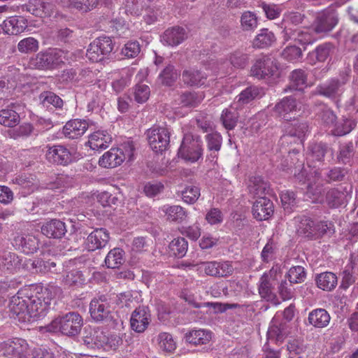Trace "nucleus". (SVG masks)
I'll return each instance as SVG.
<instances>
[{"mask_svg":"<svg viewBox=\"0 0 358 358\" xmlns=\"http://www.w3.org/2000/svg\"><path fill=\"white\" fill-rule=\"evenodd\" d=\"M275 37L273 34L268 29H262L254 40L253 45L256 48H264L272 44Z\"/></svg>","mask_w":358,"mask_h":358,"instance_id":"obj_47","label":"nucleus"},{"mask_svg":"<svg viewBox=\"0 0 358 358\" xmlns=\"http://www.w3.org/2000/svg\"><path fill=\"white\" fill-rule=\"evenodd\" d=\"M3 31L10 35H17L24 31L27 27V24L23 17L13 16L3 20L0 24Z\"/></svg>","mask_w":358,"mask_h":358,"instance_id":"obj_26","label":"nucleus"},{"mask_svg":"<svg viewBox=\"0 0 358 358\" xmlns=\"http://www.w3.org/2000/svg\"><path fill=\"white\" fill-rule=\"evenodd\" d=\"M147 138L151 149L162 153L168 148L170 142V133L164 127H155L148 130Z\"/></svg>","mask_w":358,"mask_h":358,"instance_id":"obj_8","label":"nucleus"},{"mask_svg":"<svg viewBox=\"0 0 358 358\" xmlns=\"http://www.w3.org/2000/svg\"><path fill=\"white\" fill-rule=\"evenodd\" d=\"M13 245L25 254H32L38 250V239L33 235L17 233L13 238Z\"/></svg>","mask_w":358,"mask_h":358,"instance_id":"obj_11","label":"nucleus"},{"mask_svg":"<svg viewBox=\"0 0 358 358\" xmlns=\"http://www.w3.org/2000/svg\"><path fill=\"white\" fill-rule=\"evenodd\" d=\"M248 189L250 194L261 196L269 190V184L260 176L252 177L250 179Z\"/></svg>","mask_w":358,"mask_h":358,"instance_id":"obj_40","label":"nucleus"},{"mask_svg":"<svg viewBox=\"0 0 358 358\" xmlns=\"http://www.w3.org/2000/svg\"><path fill=\"white\" fill-rule=\"evenodd\" d=\"M67 59V52L59 48H49L32 57L30 66L39 70H52L58 68Z\"/></svg>","mask_w":358,"mask_h":358,"instance_id":"obj_2","label":"nucleus"},{"mask_svg":"<svg viewBox=\"0 0 358 358\" xmlns=\"http://www.w3.org/2000/svg\"><path fill=\"white\" fill-rule=\"evenodd\" d=\"M305 345L299 339H292L287 345V350L289 358H301V355L304 352Z\"/></svg>","mask_w":358,"mask_h":358,"instance_id":"obj_55","label":"nucleus"},{"mask_svg":"<svg viewBox=\"0 0 358 358\" xmlns=\"http://www.w3.org/2000/svg\"><path fill=\"white\" fill-rule=\"evenodd\" d=\"M278 244L273 238H270L262 249L261 259L264 263L274 260L278 251Z\"/></svg>","mask_w":358,"mask_h":358,"instance_id":"obj_45","label":"nucleus"},{"mask_svg":"<svg viewBox=\"0 0 358 358\" xmlns=\"http://www.w3.org/2000/svg\"><path fill=\"white\" fill-rule=\"evenodd\" d=\"M241 27L244 30H252L257 26V19L256 15L250 12L243 13L241 19Z\"/></svg>","mask_w":358,"mask_h":358,"instance_id":"obj_64","label":"nucleus"},{"mask_svg":"<svg viewBox=\"0 0 358 358\" xmlns=\"http://www.w3.org/2000/svg\"><path fill=\"white\" fill-rule=\"evenodd\" d=\"M41 232L48 238H61L66 232L64 222L59 220H51L41 227Z\"/></svg>","mask_w":358,"mask_h":358,"instance_id":"obj_24","label":"nucleus"},{"mask_svg":"<svg viewBox=\"0 0 358 358\" xmlns=\"http://www.w3.org/2000/svg\"><path fill=\"white\" fill-rule=\"evenodd\" d=\"M150 95V90L148 85L143 83H137L134 88V100L138 103H143L148 101Z\"/></svg>","mask_w":358,"mask_h":358,"instance_id":"obj_57","label":"nucleus"},{"mask_svg":"<svg viewBox=\"0 0 358 358\" xmlns=\"http://www.w3.org/2000/svg\"><path fill=\"white\" fill-rule=\"evenodd\" d=\"M317 287L324 291H331L338 282L337 276L331 272H324L317 275L316 278Z\"/></svg>","mask_w":358,"mask_h":358,"instance_id":"obj_37","label":"nucleus"},{"mask_svg":"<svg viewBox=\"0 0 358 358\" xmlns=\"http://www.w3.org/2000/svg\"><path fill=\"white\" fill-rule=\"evenodd\" d=\"M178 156L186 162L194 163L202 157V141L199 136L185 134L179 148Z\"/></svg>","mask_w":358,"mask_h":358,"instance_id":"obj_5","label":"nucleus"},{"mask_svg":"<svg viewBox=\"0 0 358 358\" xmlns=\"http://www.w3.org/2000/svg\"><path fill=\"white\" fill-rule=\"evenodd\" d=\"M17 48L22 53L36 52L38 49V41L33 37L24 38L18 43Z\"/></svg>","mask_w":358,"mask_h":358,"instance_id":"obj_60","label":"nucleus"},{"mask_svg":"<svg viewBox=\"0 0 358 358\" xmlns=\"http://www.w3.org/2000/svg\"><path fill=\"white\" fill-rule=\"evenodd\" d=\"M124 252L120 248H114L111 250L104 259V262L108 268H119L124 262Z\"/></svg>","mask_w":358,"mask_h":358,"instance_id":"obj_41","label":"nucleus"},{"mask_svg":"<svg viewBox=\"0 0 358 358\" xmlns=\"http://www.w3.org/2000/svg\"><path fill=\"white\" fill-rule=\"evenodd\" d=\"M275 61L268 56H263L255 61L251 69L252 76L264 79L273 76L277 71Z\"/></svg>","mask_w":358,"mask_h":358,"instance_id":"obj_9","label":"nucleus"},{"mask_svg":"<svg viewBox=\"0 0 358 358\" xmlns=\"http://www.w3.org/2000/svg\"><path fill=\"white\" fill-rule=\"evenodd\" d=\"M229 62L235 68H244L248 64V57L241 51H235L229 56Z\"/></svg>","mask_w":358,"mask_h":358,"instance_id":"obj_63","label":"nucleus"},{"mask_svg":"<svg viewBox=\"0 0 358 358\" xmlns=\"http://www.w3.org/2000/svg\"><path fill=\"white\" fill-rule=\"evenodd\" d=\"M88 127L89 124L86 120H72L64 126L63 134L68 138H77L85 133Z\"/></svg>","mask_w":358,"mask_h":358,"instance_id":"obj_22","label":"nucleus"},{"mask_svg":"<svg viewBox=\"0 0 358 358\" xmlns=\"http://www.w3.org/2000/svg\"><path fill=\"white\" fill-rule=\"evenodd\" d=\"M32 350L24 339L15 338L0 342V356L13 358H29Z\"/></svg>","mask_w":358,"mask_h":358,"instance_id":"obj_7","label":"nucleus"},{"mask_svg":"<svg viewBox=\"0 0 358 358\" xmlns=\"http://www.w3.org/2000/svg\"><path fill=\"white\" fill-rule=\"evenodd\" d=\"M134 150V145L129 142L123 144L122 148H111L99 158V164L108 169L117 167L127 159L132 160Z\"/></svg>","mask_w":358,"mask_h":358,"instance_id":"obj_4","label":"nucleus"},{"mask_svg":"<svg viewBox=\"0 0 358 358\" xmlns=\"http://www.w3.org/2000/svg\"><path fill=\"white\" fill-rule=\"evenodd\" d=\"M109 240V234L105 229H96L91 232V252L105 247Z\"/></svg>","mask_w":358,"mask_h":358,"instance_id":"obj_36","label":"nucleus"},{"mask_svg":"<svg viewBox=\"0 0 358 358\" xmlns=\"http://www.w3.org/2000/svg\"><path fill=\"white\" fill-rule=\"evenodd\" d=\"M308 75L302 69H295L289 75L290 85L289 87L295 90H303L308 86Z\"/></svg>","mask_w":358,"mask_h":358,"instance_id":"obj_38","label":"nucleus"},{"mask_svg":"<svg viewBox=\"0 0 358 358\" xmlns=\"http://www.w3.org/2000/svg\"><path fill=\"white\" fill-rule=\"evenodd\" d=\"M85 281V278L81 271L73 269L70 272H68L63 278L64 283L67 286H78L83 285Z\"/></svg>","mask_w":358,"mask_h":358,"instance_id":"obj_56","label":"nucleus"},{"mask_svg":"<svg viewBox=\"0 0 358 358\" xmlns=\"http://www.w3.org/2000/svg\"><path fill=\"white\" fill-rule=\"evenodd\" d=\"M261 96V90L255 87L250 86L243 90L236 97L233 103L240 109L244 105L248 104L255 99Z\"/></svg>","mask_w":358,"mask_h":358,"instance_id":"obj_33","label":"nucleus"},{"mask_svg":"<svg viewBox=\"0 0 358 358\" xmlns=\"http://www.w3.org/2000/svg\"><path fill=\"white\" fill-rule=\"evenodd\" d=\"M53 289L36 285L22 289L13 296L11 310L16 315L27 313L33 320L43 317L53 298Z\"/></svg>","mask_w":358,"mask_h":358,"instance_id":"obj_1","label":"nucleus"},{"mask_svg":"<svg viewBox=\"0 0 358 358\" xmlns=\"http://www.w3.org/2000/svg\"><path fill=\"white\" fill-rule=\"evenodd\" d=\"M335 46L333 43L327 42L317 46L308 55V62L315 64L317 62H324L334 53Z\"/></svg>","mask_w":358,"mask_h":358,"instance_id":"obj_23","label":"nucleus"},{"mask_svg":"<svg viewBox=\"0 0 358 358\" xmlns=\"http://www.w3.org/2000/svg\"><path fill=\"white\" fill-rule=\"evenodd\" d=\"M187 37L185 30L179 27L166 29L161 36V41L169 46H176L181 43Z\"/></svg>","mask_w":358,"mask_h":358,"instance_id":"obj_25","label":"nucleus"},{"mask_svg":"<svg viewBox=\"0 0 358 358\" xmlns=\"http://www.w3.org/2000/svg\"><path fill=\"white\" fill-rule=\"evenodd\" d=\"M207 148L208 150L215 152H218L222 143V136L217 132H213L206 136Z\"/></svg>","mask_w":358,"mask_h":358,"instance_id":"obj_61","label":"nucleus"},{"mask_svg":"<svg viewBox=\"0 0 358 358\" xmlns=\"http://www.w3.org/2000/svg\"><path fill=\"white\" fill-rule=\"evenodd\" d=\"M306 275L304 268L301 266H292L285 275L291 283H301L306 279Z\"/></svg>","mask_w":358,"mask_h":358,"instance_id":"obj_58","label":"nucleus"},{"mask_svg":"<svg viewBox=\"0 0 358 358\" xmlns=\"http://www.w3.org/2000/svg\"><path fill=\"white\" fill-rule=\"evenodd\" d=\"M228 66L227 62L221 63L219 66L215 62H211L208 66H203L200 69H189L185 70L182 73L183 82L190 86H201L205 84L206 80L210 76L209 71L217 73L222 71L223 73H227L225 67Z\"/></svg>","mask_w":358,"mask_h":358,"instance_id":"obj_3","label":"nucleus"},{"mask_svg":"<svg viewBox=\"0 0 358 358\" xmlns=\"http://www.w3.org/2000/svg\"><path fill=\"white\" fill-rule=\"evenodd\" d=\"M327 150V146L323 143H313L309 146V157L313 160L321 161Z\"/></svg>","mask_w":358,"mask_h":358,"instance_id":"obj_62","label":"nucleus"},{"mask_svg":"<svg viewBox=\"0 0 358 358\" xmlns=\"http://www.w3.org/2000/svg\"><path fill=\"white\" fill-rule=\"evenodd\" d=\"M34 131V127L30 123H24L18 127L10 131L9 136L13 139L29 137Z\"/></svg>","mask_w":358,"mask_h":358,"instance_id":"obj_59","label":"nucleus"},{"mask_svg":"<svg viewBox=\"0 0 358 358\" xmlns=\"http://www.w3.org/2000/svg\"><path fill=\"white\" fill-rule=\"evenodd\" d=\"M40 102L45 107L53 106L55 108H62V99L52 92H43L39 95Z\"/></svg>","mask_w":358,"mask_h":358,"instance_id":"obj_50","label":"nucleus"},{"mask_svg":"<svg viewBox=\"0 0 358 358\" xmlns=\"http://www.w3.org/2000/svg\"><path fill=\"white\" fill-rule=\"evenodd\" d=\"M45 156L50 162L63 166L69 164L72 161L71 152L66 147L61 145L48 147Z\"/></svg>","mask_w":358,"mask_h":358,"instance_id":"obj_15","label":"nucleus"},{"mask_svg":"<svg viewBox=\"0 0 358 358\" xmlns=\"http://www.w3.org/2000/svg\"><path fill=\"white\" fill-rule=\"evenodd\" d=\"M308 127L306 123L301 122L287 128V134L283 136L282 139L287 141L289 137H296L297 140L302 143L303 137L308 132Z\"/></svg>","mask_w":358,"mask_h":358,"instance_id":"obj_44","label":"nucleus"},{"mask_svg":"<svg viewBox=\"0 0 358 358\" xmlns=\"http://www.w3.org/2000/svg\"><path fill=\"white\" fill-rule=\"evenodd\" d=\"M1 264L5 271L10 274L21 272L25 266V262L22 257L10 252H5L3 255Z\"/></svg>","mask_w":358,"mask_h":358,"instance_id":"obj_20","label":"nucleus"},{"mask_svg":"<svg viewBox=\"0 0 358 358\" xmlns=\"http://www.w3.org/2000/svg\"><path fill=\"white\" fill-rule=\"evenodd\" d=\"M330 315L328 312L323 308H317L308 314V322L315 328L326 327L330 322Z\"/></svg>","mask_w":358,"mask_h":358,"instance_id":"obj_30","label":"nucleus"},{"mask_svg":"<svg viewBox=\"0 0 358 358\" xmlns=\"http://www.w3.org/2000/svg\"><path fill=\"white\" fill-rule=\"evenodd\" d=\"M15 183L22 187V194L24 196L34 192L38 187L37 180L31 176H19L15 179Z\"/></svg>","mask_w":358,"mask_h":358,"instance_id":"obj_39","label":"nucleus"},{"mask_svg":"<svg viewBox=\"0 0 358 358\" xmlns=\"http://www.w3.org/2000/svg\"><path fill=\"white\" fill-rule=\"evenodd\" d=\"M345 80L339 82L338 78H333L315 88V94L335 100L342 94V86Z\"/></svg>","mask_w":358,"mask_h":358,"instance_id":"obj_12","label":"nucleus"},{"mask_svg":"<svg viewBox=\"0 0 358 358\" xmlns=\"http://www.w3.org/2000/svg\"><path fill=\"white\" fill-rule=\"evenodd\" d=\"M167 220L171 222H181L187 217L186 211L180 206H171L164 210Z\"/></svg>","mask_w":358,"mask_h":358,"instance_id":"obj_49","label":"nucleus"},{"mask_svg":"<svg viewBox=\"0 0 358 358\" xmlns=\"http://www.w3.org/2000/svg\"><path fill=\"white\" fill-rule=\"evenodd\" d=\"M283 37L285 41L289 39L298 42L299 43L306 45L312 44L315 41L313 36L307 29H293L286 26L282 31Z\"/></svg>","mask_w":358,"mask_h":358,"instance_id":"obj_19","label":"nucleus"},{"mask_svg":"<svg viewBox=\"0 0 358 358\" xmlns=\"http://www.w3.org/2000/svg\"><path fill=\"white\" fill-rule=\"evenodd\" d=\"M350 192L343 187L330 189L326 194L325 202L330 208L345 206L350 198Z\"/></svg>","mask_w":358,"mask_h":358,"instance_id":"obj_14","label":"nucleus"},{"mask_svg":"<svg viewBox=\"0 0 358 358\" xmlns=\"http://www.w3.org/2000/svg\"><path fill=\"white\" fill-rule=\"evenodd\" d=\"M158 344L161 350L166 352H173L176 348V342L174 341L172 335L169 333L163 332L159 334Z\"/></svg>","mask_w":358,"mask_h":358,"instance_id":"obj_54","label":"nucleus"},{"mask_svg":"<svg viewBox=\"0 0 358 358\" xmlns=\"http://www.w3.org/2000/svg\"><path fill=\"white\" fill-rule=\"evenodd\" d=\"M185 337L187 343L194 345H201L210 341L212 333L208 330L201 329L189 331Z\"/></svg>","mask_w":358,"mask_h":358,"instance_id":"obj_29","label":"nucleus"},{"mask_svg":"<svg viewBox=\"0 0 358 358\" xmlns=\"http://www.w3.org/2000/svg\"><path fill=\"white\" fill-rule=\"evenodd\" d=\"M258 291L262 299L277 303L275 301H278V299L273 292V287L267 275H262L261 276L258 284Z\"/></svg>","mask_w":358,"mask_h":358,"instance_id":"obj_32","label":"nucleus"},{"mask_svg":"<svg viewBox=\"0 0 358 358\" xmlns=\"http://www.w3.org/2000/svg\"><path fill=\"white\" fill-rule=\"evenodd\" d=\"M204 99L202 92H185L177 100L178 104L185 107H196Z\"/></svg>","mask_w":358,"mask_h":358,"instance_id":"obj_34","label":"nucleus"},{"mask_svg":"<svg viewBox=\"0 0 358 358\" xmlns=\"http://www.w3.org/2000/svg\"><path fill=\"white\" fill-rule=\"evenodd\" d=\"M184 202L188 204L194 203L201 195L200 188L194 185H187L181 193Z\"/></svg>","mask_w":358,"mask_h":358,"instance_id":"obj_52","label":"nucleus"},{"mask_svg":"<svg viewBox=\"0 0 358 358\" xmlns=\"http://www.w3.org/2000/svg\"><path fill=\"white\" fill-rule=\"evenodd\" d=\"M109 313V309L106 303L101 301L93 299L91 301V318L99 322L106 318Z\"/></svg>","mask_w":358,"mask_h":358,"instance_id":"obj_43","label":"nucleus"},{"mask_svg":"<svg viewBox=\"0 0 358 358\" xmlns=\"http://www.w3.org/2000/svg\"><path fill=\"white\" fill-rule=\"evenodd\" d=\"M296 110V99L292 96H286L278 102L273 108L274 115L285 121H290L294 118Z\"/></svg>","mask_w":358,"mask_h":358,"instance_id":"obj_10","label":"nucleus"},{"mask_svg":"<svg viewBox=\"0 0 358 358\" xmlns=\"http://www.w3.org/2000/svg\"><path fill=\"white\" fill-rule=\"evenodd\" d=\"M150 322V314L145 307H138L132 313L130 324L131 329L138 333H142L147 329Z\"/></svg>","mask_w":358,"mask_h":358,"instance_id":"obj_18","label":"nucleus"},{"mask_svg":"<svg viewBox=\"0 0 358 358\" xmlns=\"http://www.w3.org/2000/svg\"><path fill=\"white\" fill-rule=\"evenodd\" d=\"M60 318L62 334L70 336L79 333L83 323L81 317L78 313H69Z\"/></svg>","mask_w":358,"mask_h":358,"instance_id":"obj_17","label":"nucleus"},{"mask_svg":"<svg viewBox=\"0 0 358 358\" xmlns=\"http://www.w3.org/2000/svg\"><path fill=\"white\" fill-rule=\"evenodd\" d=\"M238 109L236 105L232 103L229 108L222 111L221 120L225 129L231 130L236 127L238 119Z\"/></svg>","mask_w":358,"mask_h":358,"instance_id":"obj_35","label":"nucleus"},{"mask_svg":"<svg viewBox=\"0 0 358 358\" xmlns=\"http://www.w3.org/2000/svg\"><path fill=\"white\" fill-rule=\"evenodd\" d=\"M288 334L286 324H272L267 331L269 342H281Z\"/></svg>","mask_w":358,"mask_h":358,"instance_id":"obj_42","label":"nucleus"},{"mask_svg":"<svg viewBox=\"0 0 358 358\" xmlns=\"http://www.w3.org/2000/svg\"><path fill=\"white\" fill-rule=\"evenodd\" d=\"M252 212L257 220H266L273 214V203L269 199L260 196L254 203Z\"/></svg>","mask_w":358,"mask_h":358,"instance_id":"obj_16","label":"nucleus"},{"mask_svg":"<svg viewBox=\"0 0 358 358\" xmlns=\"http://www.w3.org/2000/svg\"><path fill=\"white\" fill-rule=\"evenodd\" d=\"M357 121L350 117L343 116L341 119L336 120L331 133L334 136H342L350 133L356 127Z\"/></svg>","mask_w":358,"mask_h":358,"instance_id":"obj_27","label":"nucleus"},{"mask_svg":"<svg viewBox=\"0 0 358 358\" xmlns=\"http://www.w3.org/2000/svg\"><path fill=\"white\" fill-rule=\"evenodd\" d=\"M112 141L110 135L106 131H97L91 134V150H102L108 148Z\"/></svg>","mask_w":358,"mask_h":358,"instance_id":"obj_31","label":"nucleus"},{"mask_svg":"<svg viewBox=\"0 0 358 358\" xmlns=\"http://www.w3.org/2000/svg\"><path fill=\"white\" fill-rule=\"evenodd\" d=\"M19 107L16 103H11L5 108L0 110V124L7 127L17 126L20 122Z\"/></svg>","mask_w":358,"mask_h":358,"instance_id":"obj_21","label":"nucleus"},{"mask_svg":"<svg viewBox=\"0 0 358 358\" xmlns=\"http://www.w3.org/2000/svg\"><path fill=\"white\" fill-rule=\"evenodd\" d=\"M296 222L297 223L296 230L299 234L310 238H315V220L302 215L296 218Z\"/></svg>","mask_w":358,"mask_h":358,"instance_id":"obj_28","label":"nucleus"},{"mask_svg":"<svg viewBox=\"0 0 358 358\" xmlns=\"http://www.w3.org/2000/svg\"><path fill=\"white\" fill-rule=\"evenodd\" d=\"M178 73L173 65H167L159 75V80L163 85H171L178 78Z\"/></svg>","mask_w":358,"mask_h":358,"instance_id":"obj_51","label":"nucleus"},{"mask_svg":"<svg viewBox=\"0 0 358 358\" xmlns=\"http://www.w3.org/2000/svg\"><path fill=\"white\" fill-rule=\"evenodd\" d=\"M320 178V173L317 170L310 171L308 174L306 169H303L299 173L295 174V178L303 184L307 183V189H312L313 182H316V178Z\"/></svg>","mask_w":358,"mask_h":358,"instance_id":"obj_48","label":"nucleus"},{"mask_svg":"<svg viewBox=\"0 0 358 358\" xmlns=\"http://www.w3.org/2000/svg\"><path fill=\"white\" fill-rule=\"evenodd\" d=\"M317 115L322 124L329 127H333L337 120L334 112L327 106H323Z\"/></svg>","mask_w":358,"mask_h":358,"instance_id":"obj_53","label":"nucleus"},{"mask_svg":"<svg viewBox=\"0 0 358 358\" xmlns=\"http://www.w3.org/2000/svg\"><path fill=\"white\" fill-rule=\"evenodd\" d=\"M112 41L109 37L103 36L95 39L91 43V62H99L103 56L113 50Z\"/></svg>","mask_w":358,"mask_h":358,"instance_id":"obj_13","label":"nucleus"},{"mask_svg":"<svg viewBox=\"0 0 358 358\" xmlns=\"http://www.w3.org/2000/svg\"><path fill=\"white\" fill-rule=\"evenodd\" d=\"M338 23V15L336 10L332 8H328L317 13L312 27L315 34L327 35Z\"/></svg>","mask_w":358,"mask_h":358,"instance_id":"obj_6","label":"nucleus"},{"mask_svg":"<svg viewBox=\"0 0 358 358\" xmlns=\"http://www.w3.org/2000/svg\"><path fill=\"white\" fill-rule=\"evenodd\" d=\"M188 248L187 241L182 237L174 238L169 244L171 252L178 258L183 257Z\"/></svg>","mask_w":358,"mask_h":358,"instance_id":"obj_46","label":"nucleus"}]
</instances>
